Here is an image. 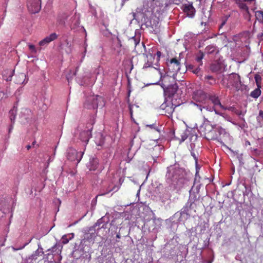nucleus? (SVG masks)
<instances>
[{
	"mask_svg": "<svg viewBox=\"0 0 263 263\" xmlns=\"http://www.w3.org/2000/svg\"><path fill=\"white\" fill-rule=\"evenodd\" d=\"M110 219L107 215H105L90 227L86 228L83 230V238L80 242L81 250L84 254L91 252V246L94 243L95 238L98 236L99 231L101 229H105Z\"/></svg>",
	"mask_w": 263,
	"mask_h": 263,
	"instance_id": "1",
	"label": "nucleus"
},
{
	"mask_svg": "<svg viewBox=\"0 0 263 263\" xmlns=\"http://www.w3.org/2000/svg\"><path fill=\"white\" fill-rule=\"evenodd\" d=\"M209 100L212 102L214 106L212 107H208L206 106H204L202 107V108H200V110L201 111H203V112L205 113V115H204V117H207L208 119H212L211 117L210 116L209 114H214L217 115H219L222 116V114L219 112L218 111H217L215 108V106H218L220 108H221L223 110H232V107H225L223 105H222L220 101V100L218 98V97L216 96V95H211L209 96ZM213 120L214 121V119H213Z\"/></svg>",
	"mask_w": 263,
	"mask_h": 263,
	"instance_id": "2",
	"label": "nucleus"
},
{
	"mask_svg": "<svg viewBox=\"0 0 263 263\" xmlns=\"http://www.w3.org/2000/svg\"><path fill=\"white\" fill-rule=\"evenodd\" d=\"M213 128H215L210 132L208 136L211 140H215L220 142L224 147L228 148V147L224 144L223 141L230 140L231 138L230 134L226 132V129L220 126L216 127V125L213 126Z\"/></svg>",
	"mask_w": 263,
	"mask_h": 263,
	"instance_id": "3",
	"label": "nucleus"
},
{
	"mask_svg": "<svg viewBox=\"0 0 263 263\" xmlns=\"http://www.w3.org/2000/svg\"><path fill=\"white\" fill-rule=\"evenodd\" d=\"M239 8L240 11L243 12V15L245 19L250 20L251 14L249 12L248 4H255L256 0H233Z\"/></svg>",
	"mask_w": 263,
	"mask_h": 263,
	"instance_id": "4",
	"label": "nucleus"
},
{
	"mask_svg": "<svg viewBox=\"0 0 263 263\" xmlns=\"http://www.w3.org/2000/svg\"><path fill=\"white\" fill-rule=\"evenodd\" d=\"M180 181V179H177V178H174L173 180L167 179V182L169 183V185L166 187L165 191L167 192L166 193H164L161 197L162 201L165 202L167 200H171V195L168 193V191H174L176 190H178L179 188L178 183Z\"/></svg>",
	"mask_w": 263,
	"mask_h": 263,
	"instance_id": "5",
	"label": "nucleus"
},
{
	"mask_svg": "<svg viewBox=\"0 0 263 263\" xmlns=\"http://www.w3.org/2000/svg\"><path fill=\"white\" fill-rule=\"evenodd\" d=\"M11 201L12 199L10 198L1 199L0 211L3 214H9L13 212Z\"/></svg>",
	"mask_w": 263,
	"mask_h": 263,
	"instance_id": "6",
	"label": "nucleus"
},
{
	"mask_svg": "<svg viewBox=\"0 0 263 263\" xmlns=\"http://www.w3.org/2000/svg\"><path fill=\"white\" fill-rule=\"evenodd\" d=\"M166 64L169 71L173 75L177 73L180 69V62L176 58H172L171 60L168 59Z\"/></svg>",
	"mask_w": 263,
	"mask_h": 263,
	"instance_id": "7",
	"label": "nucleus"
},
{
	"mask_svg": "<svg viewBox=\"0 0 263 263\" xmlns=\"http://www.w3.org/2000/svg\"><path fill=\"white\" fill-rule=\"evenodd\" d=\"M28 10L32 13H37L41 8V0H28L27 4Z\"/></svg>",
	"mask_w": 263,
	"mask_h": 263,
	"instance_id": "8",
	"label": "nucleus"
},
{
	"mask_svg": "<svg viewBox=\"0 0 263 263\" xmlns=\"http://www.w3.org/2000/svg\"><path fill=\"white\" fill-rule=\"evenodd\" d=\"M229 83L236 89H238L241 86L240 77L238 74L233 73L229 76Z\"/></svg>",
	"mask_w": 263,
	"mask_h": 263,
	"instance_id": "9",
	"label": "nucleus"
},
{
	"mask_svg": "<svg viewBox=\"0 0 263 263\" xmlns=\"http://www.w3.org/2000/svg\"><path fill=\"white\" fill-rule=\"evenodd\" d=\"M83 154L78 152L76 149H70L67 153V158L71 161H77L78 163L82 158Z\"/></svg>",
	"mask_w": 263,
	"mask_h": 263,
	"instance_id": "10",
	"label": "nucleus"
},
{
	"mask_svg": "<svg viewBox=\"0 0 263 263\" xmlns=\"http://www.w3.org/2000/svg\"><path fill=\"white\" fill-rule=\"evenodd\" d=\"M196 208L195 202H187L181 209L180 214H193L197 212Z\"/></svg>",
	"mask_w": 263,
	"mask_h": 263,
	"instance_id": "11",
	"label": "nucleus"
},
{
	"mask_svg": "<svg viewBox=\"0 0 263 263\" xmlns=\"http://www.w3.org/2000/svg\"><path fill=\"white\" fill-rule=\"evenodd\" d=\"M183 11L189 17H193L195 15L196 10L193 7L192 3H188L183 5Z\"/></svg>",
	"mask_w": 263,
	"mask_h": 263,
	"instance_id": "12",
	"label": "nucleus"
},
{
	"mask_svg": "<svg viewBox=\"0 0 263 263\" xmlns=\"http://www.w3.org/2000/svg\"><path fill=\"white\" fill-rule=\"evenodd\" d=\"M178 89V86L177 85L176 82L174 83L171 84V85L168 87L164 89V94L168 97H173L177 92Z\"/></svg>",
	"mask_w": 263,
	"mask_h": 263,
	"instance_id": "13",
	"label": "nucleus"
},
{
	"mask_svg": "<svg viewBox=\"0 0 263 263\" xmlns=\"http://www.w3.org/2000/svg\"><path fill=\"white\" fill-rule=\"evenodd\" d=\"M160 107L164 111L165 114L171 115L174 111L175 107L174 106L173 103L171 102L165 101L162 103Z\"/></svg>",
	"mask_w": 263,
	"mask_h": 263,
	"instance_id": "14",
	"label": "nucleus"
},
{
	"mask_svg": "<svg viewBox=\"0 0 263 263\" xmlns=\"http://www.w3.org/2000/svg\"><path fill=\"white\" fill-rule=\"evenodd\" d=\"M160 75H161V73ZM161 86L163 89L171 85V84L175 82L174 78L169 76H164L163 77L161 76Z\"/></svg>",
	"mask_w": 263,
	"mask_h": 263,
	"instance_id": "15",
	"label": "nucleus"
},
{
	"mask_svg": "<svg viewBox=\"0 0 263 263\" xmlns=\"http://www.w3.org/2000/svg\"><path fill=\"white\" fill-rule=\"evenodd\" d=\"M58 38V35L55 33H52L49 36H46L43 40L39 42V45L41 46H43L48 45L51 42L55 40Z\"/></svg>",
	"mask_w": 263,
	"mask_h": 263,
	"instance_id": "16",
	"label": "nucleus"
},
{
	"mask_svg": "<svg viewBox=\"0 0 263 263\" xmlns=\"http://www.w3.org/2000/svg\"><path fill=\"white\" fill-rule=\"evenodd\" d=\"M223 68V64L218 61H214L210 66V69L213 72H221Z\"/></svg>",
	"mask_w": 263,
	"mask_h": 263,
	"instance_id": "17",
	"label": "nucleus"
},
{
	"mask_svg": "<svg viewBox=\"0 0 263 263\" xmlns=\"http://www.w3.org/2000/svg\"><path fill=\"white\" fill-rule=\"evenodd\" d=\"M159 18L155 15L152 14L151 16L149 21L146 22L147 27H150L154 29L156 28L159 24Z\"/></svg>",
	"mask_w": 263,
	"mask_h": 263,
	"instance_id": "18",
	"label": "nucleus"
},
{
	"mask_svg": "<svg viewBox=\"0 0 263 263\" xmlns=\"http://www.w3.org/2000/svg\"><path fill=\"white\" fill-rule=\"evenodd\" d=\"M99 165V160L97 158H92L90 159L89 162L87 164V167L90 171H96Z\"/></svg>",
	"mask_w": 263,
	"mask_h": 263,
	"instance_id": "19",
	"label": "nucleus"
},
{
	"mask_svg": "<svg viewBox=\"0 0 263 263\" xmlns=\"http://www.w3.org/2000/svg\"><path fill=\"white\" fill-rule=\"evenodd\" d=\"M91 133L89 130L82 132L80 134V138L83 142L87 143L90 137Z\"/></svg>",
	"mask_w": 263,
	"mask_h": 263,
	"instance_id": "20",
	"label": "nucleus"
},
{
	"mask_svg": "<svg viewBox=\"0 0 263 263\" xmlns=\"http://www.w3.org/2000/svg\"><path fill=\"white\" fill-rule=\"evenodd\" d=\"M102 100V98L101 97H100L99 96L93 97L92 99H91V101H92V104L91 105V106L88 107V108H92L93 109L97 108L98 107V102Z\"/></svg>",
	"mask_w": 263,
	"mask_h": 263,
	"instance_id": "21",
	"label": "nucleus"
},
{
	"mask_svg": "<svg viewBox=\"0 0 263 263\" xmlns=\"http://www.w3.org/2000/svg\"><path fill=\"white\" fill-rule=\"evenodd\" d=\"M205 51L208 54H212L214 53H218L219 52V50L217 48V47L214 45H209L207 46L205 49Z\"/></svg>",
	"mask_w": 263,
	"mask_h": 263,
	"instance_id": "22",
	"label": "nucleus"
},
{
	"mask_svg": "<svg viewBox=\"0 0 263 263\" xmlns=\"http://www.w3.org/2000/svg\"><path fill=\"white\" fill-rule=\"evenodd\" d=\"M58 247H60V246L55 244L51 248L47 250L49 253L44 255L43 259H45V261L48 260L49 256L51 255L53 252H55V249Z\"/></svg>",
	"mask_w": 263,
	"mask_h": 263,
	"instance_id": "23",
	"label": "nucleus"
},
{
	"mask_svg": "<svg viewBox=\"0 0 263 263\" xmlns=\"http://www.w3.org/2000/svg\"><path fill=\"white\" fill-rule=\"evenodd\" d=\"M150 68L152 69H154L155 71L157 72L159 74H161V72L158 69L156 68H155L153 66V62L152 61H148L147 62H146L143 67V69L146 70V69Z\"/></svg>",
	"mask_w": 263,
	"mask_h": 263,
	"instance_id": "24",
	"label": "nucleus"
},
{
	"mask_svg": "<svg viewBox=\"0 0 263 263\" xmlns=\"http://www.w3.org/2000/svg\"><path fill=\"white\" fill-rule=\"evenodd\" d=\"M260 88L261 87H257V88L251 92L250 96L254 99L258 98L261 95Z\"/></svg>",
	"mask_w": 263,
	"mask_h": 263,
	"instance_id": "25",
	"label": "nucleus"
},
{
	"mask_svg": "<svg viewBox=\"0 0 263 263\" xmlns=\"http://www.w3.org/2000/svg\"><path fill=\"white\" fill-rule=\"evenodd\" d=\"M256 20L260 23L263 24V11L257 10L255 12Z\"/></svg>",
	"mask_w": 263,
	"mask_h": 263,
	"instance_id": "26",
	"label": "nucleus"
},
{
	"mask_svg": "<svg viewBox=\"0 0 263 263\" xmlns=\"http://www.w3.org/2000/svg\"><path fill=\"white\" fill-rule=\"evenodd\" d=\"M204 80L208 84L211 85H214L216 83V79L211 76H206L204 77Z\"/></svg>",
	"mask_w": 263,
	"mask_h": 263,
	"instance_id": "27",
	"label": "nucleus"
},
{
	"mask_svg": "<svg viewBox=\"0 0 263 263\" xmlns=\"http://www.w3.org/2000/svg\"><path fill=\"white\" fill-rule=\"evenodd\" d=\"M119 189V186L115 185H114L111 189H109V190H106L105 192H103L101 193L100 195L104 196L109 193L111 192V191H115L117 192Z\"/></svg>",
	"mask_w": 263,
	"mask_h": 263,
	"instance_id": "28",
	"label": "nucleus"
},
{
	"mask_svg": "<svg viewBox=\"0 0 263 263\" xmlns=\"http://www.w3.org/2000/svg\"><path fill=\"white\" fill-rule=\"evenodd\" d=\"M255 83L256 84V85L258 87H261V81L262 78L258 74H256L254 77Z\"/></svg>",
	"mask_w": 263,
	"mask_h": 263,
	"instance_id": "29",
	"label": "nucleus"
},
{
	"mask_svg": "<svg viewBox=\"0 0 263 263\" xmlns=\"http://www.w3.org/2000/svg\"><path fill=\"white\" fill-rule=\"evenodd\" d=\"M204 53L201 50H200L199 53L197 54L196 57V61L198 63H200V65L202 64V60L204 58Z\"/></svg>",
	"mask_w": 263,
	"mask_h": 263,
	"instance_id": "30",
	"label": "nucleus"
},
{
	"mask_svg": "<svg viewBox=\"0 0 263 263\" xmlns=\"http://www.w3.org/2000/svg\"><path fill=\"white\" fill-rule=\"evenodd\" d=\"M10 119L12 124L14 123L15 117H16V111L14 109H11L9 112Z\"/></svg>",
	"mask_w": 263,
	"mask_h": 263,
	"instance_id": "31",
	"label": "nucleus"
},
{
	"mask_svg": "<svg viewBox=\"0 0 263 263\" xmlns=\"http://www.w3.org/2000/svg\"><path fill=\"white\" fill-rule=\"evenodd\" d=\"M180 134V138L179 137H177V138L181 142L184 141L187 138V134L185 133L184 131H182Z\"/></svg>",
	"mask_w": 263,
	"mask_h": 263,
	"instance_id": "32",
	"label": "nucleus"
},
{
	"mask_svg": "<svg viewBox=\"0 0 263 263\" xmlns=\"http://www.w3.org/2000/svg\"><path fill=\"white\" fill-rule=\"evenodd\" d=\"M18 78L20 79L21 80H16V83L20 84L23 83L26 78V75L23 73H21L18 75Z\"/></svg>",
	"mask_w": 263,
	"mask_h": 263,
	"instance_id": "33",
	"label": "nucleus"
},
{
	"mask_svg": "<svg viewBox=\"0 0 263 263\" xmlns=\"http://www.w3.org/2000/svg\"><path fill=\"white\" fill-rule=\"evenodd\" d=\"M146 126L150 128L151 129H153L156 131H158L157 126L156 123H154L152 124H147L146 125Z\"/></svg>",
	"mask_w": 263,
	"mask_h": 263,
	"instance_id": "34",
	"label": "nucleus"
},
{
	"mask_svg": "<svg viewBox=\"0 0 263 263\" xmlns=\"http://www.w3.org/2000/svg\"><path fill=\"white\" fill-rule=\"evenodd\" d=\"M69 239L67 238L66 235H64L62 238V242L63 244H66L69 242Z\"/></svg>",
	"mask_w": 263,
	"mask_h": 263,
	"instance_id": "35",
	"label": "nucleus"
},
{
	"mask_svg": "<svg viewBox=\"0 0 263 263\" xmlns=\"http://www.w3.org/2000/svg\"><path fill=\"white\" fill-rule=\"evenodd\" d=\"M28 47H29V49L32 52H34V53H35L36 52V49H35V46L33 45H32V44H29L28 45Z\"/></svg>",
	"mask_w": 263,
	"mask_h": 263,
	"instance_id": "36",
	"label": "nucleus"
},
{
	"mask_svg": "<svg viewBox=\"0 0 263 263\" xmlns=\"http://www.w3.org/2000/svg\"><path fill=\"white\" fill-rule=\"evenodd\" d=\"M191 154L192 155V156L194 157V159L195 160V161H196V174L198 173V167H197V158L196 157V155L195 154H194V153H193L192 152L191 153Z\"/></svg>",
	"mask_w": 263,
	"mask_h": 263,
	"instance_id": "37",
	"label": "nucleus"
},
{
	"mask_svg": "<svg viewBox=\"0 0 263 263\" xmlns=\"http://www.w3.org/2000/svg\"><path fill=\"white\" fill-rule=\"evenodd\" d=\"M156 55L157 57L158 60L159 61L161 55V52L160 51H157L156 52Z\"/></svg>",
	"mask_w": 263,
	"mask_h": 263,
	"instance_id": "38",
	"label": "nucleus"
},
{
	"mask_svg": "<svg viewBox=\"0 0 263 263\" xmlns=\"http://www.w3.org/2000/svg\"><path fill=\"white\" fill-rule=\"evenodd\" d=\"M200 95L201 96V97L203 99H204L206 98V94L204 93V92H200Z\"/></svg>",
	"mask_w": 263,
	"mask_h": 263,
	"instance_id": "39",
	"label": "nucleus"
},
{
	"mask_svg": "<svg viewBox=\"0 0 263 263\" xmlns=\"http://www.w3.org/2000/svg\"><path fill=\"white\" fill-rule=\"evenodd\" d=\"M200 70V69L198 67V68H197L194 70H193V71L194 73L197 74V73H198V72H199Z\"/></svg>",
	"mask_w": 263,
	"mask_h": 263,
	"instance_id": "40",
	"label": "nucleus"
},
{
	"mask_svg": "<svg viewBox=\"0 0 263 263\" xmlns=\"http://www.w3.org/2000/svg\"><path fill=\"white\" fill-rule=\"evenodd\" d=\"M226 24V21H223L221 24H220V25L219 26V29L220 30L221 28H222V27Z\"/></svg>",
	"mask_w": 263,
	"mask_h": 263,
	"instance_id": "41",
	"label": "nucleus"
},
{
	"mask_svg": "<svg viewBox=\"0 0 263 263\" xmlns=\"http://www.w3.org/2000/svg\"><path fill=\"white\" fill-rule=\"evenodd\" d=\"M129 111H130V114L131 117H132V116H133V110H132V105H129Z\"/></svg>",
	"mask_w": 263,
	"mask_h": 263,
	"instance_id": "42",
	"label": "nucleus"
},
{
	"mask_svg": "<svg viewBox=\"0 0 263 263\" xmlns=\"http://www.w3.org/2000/svg\"><path fill=\"white\" fill-rule=\"evenodd\" d=\"M259 116L263 120V111L260 110L259 112Z\"/></svg>",
	"mask_w": 263,
	"mask_h": 263,
	"instance_id": "43",
	"label": "nucleus"
},
{
	"mask_svg": "<svg viewBox=\"0 0 263 263\" xmlns=\"http://www.w3.org/2000/svg\"><path fill=\"white\" fill-rule=\"evenodd\" d=\"M4 245V241L2 238L0 237V247Z\"/></svg>",
	"mask_w": 263,
	"mask_h": 263,
	"instance_id": "44",
	"label": "nucleus"
},
{
	"mask_svg": "<svg viewBox=\"0 0 263 263\" xmlns=\"http://www.w3.org/2000/svg\"><path fill=\"white\" fill-rule=\"evenodd\" d=\"M83 217H82L81 218L79 219V220H77L76 221H74L73 223H72V224H70L69 226H73V225H74L76 224V223H77L78 222V221L79 220H80Z\"/></svg>",
	"mask_w": 263,
	"mask_h": 263,
	"instance_id": "45",
	"label": "nucleus"
},
{
	"mask_svg": "<svg viewBox=\"0 0 263 263\" xmlns=\"http://www.w3.org/2000/svg\"><path fill=\"white\" fill-rule=\"evenodd\" d=\"M39 255V253H37V251L35 252V254H32V258H34V257H36V256H37Z\"/></svg>",
	"mask_w": 263,
	"mask_h": 263,
	"instance_id": "46",
	"label": "nucleus"
},
{
	"mask_svg": "<svg viewBox=\"0 0 263 263\" xmlns=\"http://www.w3.org/2000/svg\"><path fill=\"white\" fill-rule=\"evenodd\" d=\"M79 70V66H78L76 68V70H75V72L74 73V75H76V73Z\"/></svg>",
	"mask_w": 263,
	"mask_h": 263,
	"instance_id": "47",
	"label": "nucleus"
},
{
	"mask_svg": "<svg viewBox=\"0 0 263 263\" xmlns=\"http://www.w3.org/2000/svg\"><path fill=\"white\" fill-rule=\"evenodd\" d=\"M31 145H27L26 146V148H27V149L28 150H29V149H30V148H31Z\"/></svg>",
	"mask_w": 263,
	"mask_h": 263,
	"instance_id": "48",
	"label": "nucleus"
},
{
	"mask_svg": "<svg viewBox=\"0 0 263 263\" xmlns=\"http://www.w3.org/2000/svg\"><path fill=\"white\" fill-rule=\"evenodd\" d=\"M100 195H101V194H100L98 195L96 197V198H95V199H94L95 202H97V198H98V197L99 196H101Z\"/></svg>",
	"mask_w": 263,
	"mask_h": 263,
	"instance_id": "49",
	"label": "nucleus"
},
{
	"mask_svg": "<svg viewBox=\"0 0 263 263\" xmlns=\"http://www.w3.org/2000/svg\"><path fill=\"white\" fill-rule=\"evenodd\" d=\"M116 237L118 238H120V234L119 233L117 234L116 235Z\"/></svg>",
	"mask_w": 263,
	"mask_h": 263,
	"instance_id": "50",
	"label": "nucleus"
},
{
	"mask_svg": "<svg viewBox=\"0 0 263 263\" xmlns=\"http://www.w3.org/2000/svg\"><path fill=\"white\" fill-rule=\"evenodd\" d=\"M110 185L109 184L108 186L106 189V190L104 191L105 192L106 190H109V189H111Z\"/></svg>",
	"mask_w": 263,
	"mask_h": 263,
	"instance_id": "51",
	"label": "nucleus"
},
{
	"mask_svg": "<svg viewBox=\"0 0 263 263\" xmlns=\"http://www.w3.org/2000/svg\"><path fill=\"white\" fill-rule=\"evenodd\" d=\"M36 144V141H34L32 143V146H34Z\"/></svg>",
	"mask_w": 263,
	"mask_h": 263,
	"instance_id": "52",
	"label": "nucleus"
},
{
	"mask_svg": "<svg viewBox=\"0 0 263 263\" xmlns=\"http://www.w3.org/2000/svg\"><path fill=\"white\" fill-rule=\"evenodd\" d=\"M12 128H13L12 125H11L10 128L9 129V132H10V131L12 129Z\"/></svg>",
	"mask_w": 263,
	"mask_h": 263,
	"instance_id": "53",
	"label": "nucleus"
},
{
	"mask_svg": "<svg viewBox=\"0 0 263 263\" xmlns=\"http://www.w3.org/2000/svg\"><path fill=\"white\" fill-rule=\"evenodd\" d=\"M255 24V23H254V24L253 25V29H254Z\"/></svg>",
	"mask_w": 263,
	"mask_h": 263,
	"instance_id": "54",
	"label": "nucleus"
},
{
	"mask_svg": "<svg viewBox=\"0 0 263 263\" xmlns=\"http://www.w3.org/2000/svg\"><path fill=\"white\" fill-rule=\"evenodd\" d=\"M247 144H250V143L248 142V143H247Z\"/></svg>",
	"mask_w": 263,
	"mask_h": 263,
	"instance_id": "55",
	"label": "nucleus"
},
{
	"mask_svg": "<svg viewBox=\"0 0 263 263\" xmlns=\"http://www.w3.org/2000/svg\"><path fill=\"white\" fill-rule=\"evenodd\" d=\"M247 144H250V143L248 142V143H247Z\"/></svg>",
	"mask_w": 263,
	"mask_h": 263,
	"instance_id": "56",
	"label": "nucleus"
}]
</instances>
